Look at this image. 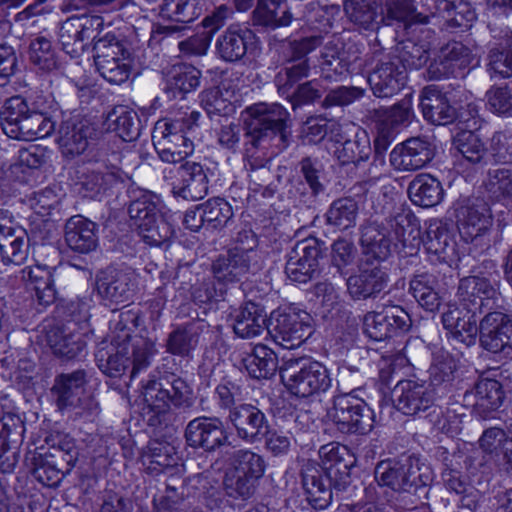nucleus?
<instances>
[{"label": "nucleus", "mask_w": 512, "mask_h": 512, "mask_svg": "<svg viewBox=\"0 0 512 512\" xmlns=\"http://www.w3.org/2000/svg\"><path fill=\"white\" fill-rule=\"evenodd\" d=\"M119 322L115 329L117 333L111 342L103 340L99 343L95 358L99 369L109 377H118L127 368L129 359H132L131 378L146 369L150 364V358L155 353V345L150 340L141 336H132L130 330L123 322L131 319L130 312L120 313Z\"/></svg>", "instance_id": "nucleus-1"}, {"label": "nucleus", "mask_w": 512, "mask_h": 512, "mask_svg": "<svg viewBox=\"0 0 512 512\" xmlns=\"http://www.w3.org/2000/svg\"><path fill=\"white\" fill-rule=\"evenodd\" d=\"M44 107L37 104V111H31L20 96L6 101L1 112L4 133L12 139L33 141L49 136L55 129L54 122L45 115Z\"/></svg>", "instance_id": "nucleus-2"}, {"label": "nucleus", "mask_w": 512, "mask_h": 512, "mask_svg": "<svg viewBox=\"0 0 512 512\" xmlns=\"http://www.w3.org/2000/svg\"><path fill=\"white\" fill-rule=\"evenodd\" d=\"M498 271L492 260L473 266L470 275L459 280L457 297L465 310L483 313L492 310L500 299Z\"/></svg>", "instance_id": "nucleus-3"}, {"label": "nucleus", "mask_w": 512, "mask_h": 512, "mask_svg": "<svg viewBox=\"0 0 512 512\" xmlns=\"http://www.w3.org/2000/svg\"><path fill=\"white\" fill-rule=\"evenodd\" d=\"M280 375L287 390L300 398L324 393L332 385L328 368L318 361H287L281 368Z\"/></svg>", "instance_id": "nucleus-4"}, {"label": "nucleus", "mask_w": 512, "mask_h": 512, "mask_svg": "<svg viewBox=\"0 0 512 512\" xmlns=\"http://www.w3.org/2000/svg\"><path fill=\"white\" fill-rule=\"evenodd\" d=\"M356 389L334 396L329 412L338 431L344 434H367L374 427L373 410L356 394Z\"/></svg>", "instance_id": "nucleus-5"}, {"label": "nucleus", "mask_w": 512, "mask_h": 512, "mask_svg": "<svg viewBox=\"0 0 512 512\" xmlns=\"http://www.w3.org/2000/svg\"><path fill=\"white\" fill-rule=\"evenodd\" d=\"M94 49L95 66L104 79L119 85L129 78L132 58L123 41L107 34L96 42Z\"/></svg>", "instance_id": "nucleus-6"}, {"label": "nucleus", "mask_w": 512, "mask_h": 512, "mask_svg": "<svg viewBox=\"0 0 512 512\" xmlns=\"http://www.w3.org/2000/svg\"><path fill=\"white\" fill-rule=\"evenodd\" d=\"M247 247H234L220 254L212 263V273L220 284H230L241 280L250 272L251 262L255 256L253 246L256 244L255 234L251 229L244 228L239 232L237 240Z\"/></svg>", "instance_id": "nucleus-7"}, {"label": "nucleus", "mask_w": 512, "mask_h": 512, "mask_svg": "<svg viewBox=\"0 0 512 512\" xmlns=\"http://www.w3.org/2000/svg\"><path fill=\"white\" fill-rule=\"evenodd\" d=\"M268 333L275 343L285 349H294L313 333L311 316L302 310L288 308L271 313Z\"/></svg>", "instance_id": "nucleus-8"}, {"label": "nucleus", "mask_w": 512, "mask_h": 512, "mask_svg": "<svg viewBox=\"0 0 512 512\" xmlns=\"http://www.w3.org/2000/svg\"><path fill=\"white\" fill-rule=\"evenodd\" d=\"M374 474L379 485L398 492H410L412 489L426 486L431 480L428 469L422 471L418 462L410 458L403 461H381L377 464Z\"/></svg>", "instance_id": "nucleus-9"}, {"label": "nucleus", "mask_w": 512, "mask_h": 512, "mask_svg": "<svg viewBox=\"0 0 512 512\" xmlns=\"http://www.w3.org/2000/svg\"><path fill=\"white\" fill-rule=\"evenodd\" d=\"M184 127L185 122L180 119L157 123L153 140L163 162L177 163L193 153V142L187 138Z\"/></svg>", "instance_id": "nucleus-10"}, {"label": "nucleus", "mask_w": 512, "mask_h": 512, "mask_svg": "<svg viewBox=\"0 0 512 512\" xmlns=\"http://www.w3.org/2000/svg\"><path fill=\"white\" fill-rule=\"evenodd\" d=\"M247 114V133L252 137L254 145L277 134H280L282 140L285 139V122L289 114L281 105L256 104L247 110Z\"/></svg>", "instance_id": "nucleus-11"}, {"label": "nucleus", "mask_w": 512, "mask_h": 512, "mask_svg": "<svg viewBox=\"0 0 512 512\" xmlns=\"http://www.w3.org/2000/svg\"><path fill=\"white\" fill-rule=\"evenodd\" d=\"M388 283V268L370 261H360L358 272L346 279L347 292L353 300L375 298L386 289Z\"/></svg>", "instance_id": "nucleus-12"}, {"label": "nucleus", "mask_w": 512, "mask_h": 512, "mask_svg": "<svg viewBox=\"0 0 512 512\" xmlns=\"http://www.w3.org/2000/svg\"><path fill=\"white\" fill-rule=\"evenodd\" d=\"M184 437L186 443L195 449L214 452L228 443V432L218 417L201 416L188 422Z\"/></svg>", "instance_id": "nucleus-13"}, {"label": "nucleus", "mask_w": 512, "mask_h": 512, "mask_svg": "<svg viewBox=\"0 0 512 512\" xmlns=\"http://www.w3.org/2000/svg\"><path fill=\"white\" fill-rule=\"evenodd\" d=\"M136 285V276L129 270L109 266L96 275L97 293L109 304H122L129 301L135 292Z\"/></svg>", "instance_id": "nucleus-14"}, {"label": "nucleus", "mask_w": 512, "mask_h": 512, "mask_svg": "<svg viewBox=\"0 0 512 512\" xmlns=\"http://www.w3.org/2000/svg\"><path fill=\"white\" fill-rule=\"evenodd\" d=\"M482 347L492 353L512 350V315L488 312L479 324Z\"/></svg>", "instance_id": "nucleus-15"}, {"label": "nucleus", "mask_w": 512, "mask_h": 512, "mask_svg": "<svg viewBox=\"0 0 512 512\" xmlns=\"http://www.w3.org/2000/svg\"><path fill=\"white\" fill-rule=\"evenodd\" d=\"M392 400L398 411L417 416L432 407L434 396L423 382L401 380L392 391Z\"/></svg>", "instance_id": "nucleus-16"}, {"label": "nucleus", "mask_w": 512, "mask_h": 512, "mask_svg": "<svg viewBox=\"0 0 512 512\" xmlns=\"http://www.w3.org/2000/svg\"><path fill=\"white\" fill-rule=\"evenodd\" d=\"M505 393L501 383L495 379H480L473 390L466 391L463 401L466 406H471L473 413L487 419L503 404Z\"/></svg>", "instance_id": "nucleus-17"}, {"label": "nucleus", "mask_w": 512, "mask_h": 512, "mask_svg": "<svg viewBox=\"0 0 512 512\" xmlns=\"http://www.w3.org/2000/svg\"><path fill=\"white\" fill-rule=\"evenodd\" d=\"M87 384V375L84 370L63 373L56 377L52 392L56 395V404L59 410H76L77 417H83L82 395Z\"/></svg>", "instance_id": "nucleus-18"}, {"label": "nucleus", "mask_w": 512, "mask_h": 512, "mask_svg": "<svg viewBox=\"0 0 512 512\" xmlns=\"http://www.w3.org/2000/svg\"><path fill=\"white\" fill-rule=\"evenodd\" d=\"M322 468L328 478L334 481V487L342 490L349 484L350 468L353 465V455L347 446L337 442L325 444L319 449Z\"/></svg>", "instance_id": "nucleus-19"}, {"label": "nucleus", "mask_w": 512, "mask_h": 512, "mask_svg": "<svg viewBox=\"0 0 512 512\" xmlns=\"http://www.w3.org/2000/svg\"><path fill=\"white\" fill-rule=\"evenodd\" d=\"M228 419L237 436L248 443H254L267 434L266 415L255 405L243 403L233 407Z\"/></svg>", "instance_id": "nucleus-20"}, {"label": "nucleus", "mask_w": 512, "mask_h": 512, "mask_svg": "<svg viewBox=\"0 0 512 512\" xmlns=\"http://www.w3.org/2000/svg\"><path fill=\"white\" fill-rule=\"evenodd\" d=\"M434 157L431 144L420 138H411L397 145L390 154V163L398 171L423 168Z\"/></svg>", "instance_id": "nucleus-21"}, {"label": "nucleus", "mask_w": 512, "mask_h": 512, "mask_svg": "<svg viewBox=\"0 0 512 512\" xmlns=\"http://www.w3.org/2000/svg\"><path fill=\"white\" fill-rule=\"evenodd\" d=\"M178 181L174 184L173 193L184 200H200L208 192L207 175L199 163L186 162L178 169Z\"/></svg>", "instance_id": "nucleus-22"}, {"label": "nucleus", "mask_w": 512, "mask_h": 512, "mask_svg": "<svg viewBox=\"0 0 512 512\" xmlns=\"http://www.w3.org/2000/svg\"><path fill=\"white\" fill-rule=\"evenodd\" d=\"M476 312L460 308L456 304H448L442 314L444 328L450 332L453 338L466 345L475 342L479 332Z\"/></svg>", "instance_id": "nucleus-23"}, {"label": "nucleus", "mask_w": 512, "mask_h": 512, "mask_svg": "<svg viewBox=\"0 0 512 512\" xmlns=\"http://www.w3.org/2000/svg\"><path fill=\"white\" fill-rule=\"evenodd\" d=\"M319 250L315 246L298 243L289 254L285 273L292 282L306 283L316 272Z\"/></svg>", "instance_id": "nucleus-24"}, {"label": "nucleus", "mask_w": 512, "mask_h": 512, "mask_svg": "<svg viewBox=\"0 0 512 512\" xmlns=\"http://www.w3.org/2000/svg\"><path fill=\"white\" fill-rule=\"evenodd\" d=\"M331 481L314 466H306L302 472V484L307 500L316 510L327 508L332 500Z\"/></svg>", "instance_id": "nucleus-25"}, {"label": "nucleus", "mask_w": 512, "mask_h": 512, "mask_svg": "<svg viewBox=\"0 0 512 512\" xmlns=\"http://www.w3.org/2000/svg\"><path fill=\"white\" fill-rule=\"evenodd\" d=\"M420 106L424 118L436 125L448 124L456 117V109L436 86H428L423 90Z\"/></svg>", "instance_id": "nucleus-26"}, {"label": "nucleus", "mask_w": 512, "mask_h": 512, "mask_svg": "<svg viewBox=\"0 0 512 512\" xmlns=\"http://www.w3.org/2000/svg\"><path fill=\"white\" fill-rule=\"evenodd\" d=\"M93 129L86 122L70 125L66 123L61 127L58 145L62 156L73 160L81 156L89 146V139Z\"/></svg>", "instance_id": "nucleus-27"}, {"label": "nucleus", "mask_w": 512, "mask_h": 512, "mask_svg": "<svg viewBox=\"0 0 512 512\" xmlns=\"http://www.w3.org/2000/svg\"><path fill=\"white\" fill-rule=\"evenodd\" d=\"M202 321H192L176 327L168 336L166 348L173 355L187 357L198 346L206 329Z\"/></svg>", "instance_id": "nucleus-28"}, {"label": "nucleus", "mask_w": 512, "mask_h": 512, "mask_svg": "<svg viewBox=\"0 0 512 512\" xmlns=\"http://www.w3.org/2000/svg\"><path fill=\"white\" fill-rule=\"evenodd\" d=\"M406 78L403 67L400 69L392 63H385L370 75L369 83L377 97H391L402 89Z\"/></svg>", "instance_id": "nucleus-29"}, {"label": "nucleus", "mask_w": 512, "mask_h": 512, "mask_svg": "<svg viewBox=\"0 0 512 512\" xmlns=\"http://www.w3.org/2000/svg\"><path fill=\"white\" fill-rule=\"evenodd\" d=\"M21 272L27 288L34 292L39 304L49 305L54 302L56 289L52 272L47 266H29Z\"/></svg>", "instance_id": "nucleus-30"}, {"label": "nucleus", "mask_w": 512, "mask_h": 512, "mask_svg": "<svg viewBox=\"0 0 512 512\" xmlns=\"http://www.w3.org/2000/svg\"><path fill=\"white\" fill-rule=\"evenodd\" d=\"M129 216L132 221L142 224H154L169 221V210L160 196L145 194L133 201L129 206Z\"/></svg>", "instance_id": "nucleus-31"}, {"label": "nucleus", "mask_w": 512, "mask_h": 512, "mask_svg": "<svg viewBox=\"0 0 512 512\" xmlns=\"http://www.w3.org/2000/svg\"><path fill=\"white\" fill-rule=\"evenodd\" d=\"M266 317V313L257 304L247 302L237 314L233 330L237 336L243 339L258 337L266 330L268 331Z\"/></svg>", "instance_id": "nucleus-32"}, {"label": "nucleus", "mask_w": 512, "mask_h": 512, "mask_svg": "<svg viewBox=\"0 0 512 512\" xmlns=\"http://www.w3.org/2000/svg\"><path fill=\"white\" fill-rule=\"evenodd\" d=\"M410 200L422 208H430L439 204L443 199L441 183L429 174L417 175L409 185Z\"/></svg>", "instance_id": "nucleus-33"}, {"label": "nucleus", "mask_w": 512, "mask_h": 512, "mask_svg": "<svg viewBox=\"0 0 512 512\" xmlns=\"http://www.w3.org/2000/svg\"><path fill=\"white\" fill-rule=\"evenodd\" d=\"M381 226H363L361 244L364 257L361 261L378 262L384 265L391 254V241L380 229Z\"/></svg>", "instance_id": "nucleus-34"}, {"label": "nucleus", "mask_w": 512, "mask_h": 512, "mask_svg": "<svg viewBox=\"0 0 512 512\" xmlns=\"http://www.w3.org/2000/svg\"><path fill=\"white\" fill-rule=\"evenodd\" d=\"M437 286L436 276L425 272L413 276L410 280L409 290L422 308L429 312H435L441 306V297Z\"/></svg>", "instance_id": "nucleus-35"}, {"label": "nucleus", "mask_w": 512, "mask_h": 512, "mask_svg": "<svg viewBox=\"0 0 512 512\" xmlns=\"http://www.w3.org/2000/svg\"><path fill=\"white\" fill-rule=\"evenodd\" d=\"M277 356L265 345H256L252 352L242 359V365L248 374L255 379H266L277 369Z\"/></svg>", "instance_id": "nucleus-36"}, {"label": "nucleus", "mask_w": 512, "mask_h": 512, "mask_svg": "<svg viewBox=\"0 0 512 512\" xmlns=\"http://www.w3.org/2000/svg\"><path fill=\"white\" fill-rule=\"evenodd\" d=\"M251 32L238 26H231L218 40L217 50L226 61L241 59L247 51V39Z\"/></svg>", "instance_id": "nucleus-37"}, {"label": "nucleus", "mask_w": 512, "mask_h": 512, "mask_svg": "<svg viewBox=\"0 0 512 512\" xmlns=\"http://www.w3.org/2000/svg\"><path fill=\"white\" fill-rule=\"evenodd\" d=\"M0 253L4 265L19 266L27 258L23 238L14 236L11 226H0Z\"/></svg>", "instance_id": "nucleus-38"}, {"label": "nucleus", "mask_w": 512, "mask_h": 512, "mask_svg": "<svg viewBox=\"0 0 512 512\" xmlns=\"http://www.w3.org/2000/svg\"><path fill=\"white\" fill-rule=\"evenodd\" d=\"M201 73L191 65H178L167 80V90L173 98L194 91L200 83Z\"/></svg>", "instance_id": "nucleus-39"}, {"label": "nucleus", "mask_w": 512, "mask_h": 512, "mask_svg": "<svg viewBox=\"0 0 512 512\" xmlns=\"http://www.w3.org/2000/svg\"><path fill=\"white\" fill-rule=\"evenodd\" d=\"M301 133L307 143H318L325 137L335 142L343 140L340 125L334 120H327L322 117L309 118L303 124Z\"/></svg>", "instance_id": "nucleus-40"}, {"label": "nucleus", "mask_w": 512, "mask_h": 512, "mask_svg": "<svg viewBox=\"0 0 512 512\" xmlns=\"http://www.w3.org/2000/svg\"><path fill=\"white\" fill-rule=\"evenodd\" d=\"M255 17L260 24L273 28L288 26L292 19L283 0H259Z\"/></svg>", "instance_id": "nucleus-41"}, {"label": "nucleus", "mask_w": 512, "mask_h": 512, "mask_svg": "<svg viewBox=\"0 0 512 512\" xmlns=\"http://www.w3.org/2000/svg\"><path fill=\"white\" fill-rule=\"evenodd\" d=\"M33 477L42 485L47 487L57 486L63 479L66 466L49 459L48 455L38 454L33 456Z\"/></svg>", "instance_id": "nucleus-42"}, {"label": "nucleus", "mask_w": 512, "mask_h": 512, "mask_svg": "<svg viewBox=\"0 0 512 512\" xmlns=\"http://www.w3.org/2000/svg\"><path fill=\"white\" fill-rule=\"evenodd\" d=\"M74 338L72 333H66L63 328L58 326L51 327L46 332L47 344L54 354L69 359L76 357L84 349V343Z\"/></svg>", "instance_id": "nucleus-43"}, {"label": "nucleus", "mask_w": 512, "mask_h": 512, "mask_svg": "<svg viewBox=\"0 0 512 512\" xmlns=\"http://www.w3.org/2000/svg\"><path fill=\"white\" fill-rule=\"evenodd\" d=\"M102 19L100 17L88 18H70L61 27L60 37L63 45H69L70 40L74 42H83L85 38L91 36L90 31L98 29L102 26Z\"/></svg>", "instance_id": "nucleus-44"}, {"label": "nucleus", "mask_w": 512, "mask_h": 512, "mask_svg": "<svg viewBox=\"0 0 512 512\" xmlns=\"http://www.w3.org/2000/svg\"><path fill=\"white\" fill-rule=\"evenodd\" d=\"M47 443L49 452L46 455L55 462L65 465L66 471L69 472L77 460L74 440L68 435L57 433L52 435Z\"/></svg>", "instance_id": "nucleus-45"}, {"label": "nucleus", "mask_w": 512, "mask_h": 512, "mask_svg": "<svg viewBox=\"0 0 512 512\" xmlns=\"http://www.w3.org/2000/svg\"><path fill=\"white\" fill-rule=\"evenodd\" d=\"M143 400L154 414L160 416L170 412L169 391L162 384V379L150 378L142 386Z\"/></svg>", "instance_id": "nucleus-46"}, {"label": "nucleus", "mask_w": 512, "mask_h": 512, "mask_svg": "<svg viewBox=\"0 0 512 512\" xmlns=\"http://www.w3.org/2000/svg\"><path fill=\"white\" fill-rule=\"evenodd\" d=\"M233 469L258 483L265 473L266 462L251 450H238L233 456Z\"/></svg>", "instance_id": "nucleus-47"}, {"label": "nucleus", "mask_w": 512, "mask_h": 512, "mask_svg": "<svg viewBox=\"0 0 512 512\" xmlns=\"http://www.w3.org/2000/svg\"><path fill=\"white\" fill-rule=\"evenodd\" d=\"M512 442V437L500 427L485 429L478 439V446L484 457L498 459L505 447Z\"/></svg>", "instance_id": "nucleus-48"}, {"label": "nucleus", "mask_w": 512, "mask_h": 512, "mask_svg": "<svg viewBox=\"0 0 512 512\" xmlns=\"http://www.w3.org/2000/svg\"><path fill=\"white\" fill-rule=\"evenodd\" d=\"M107 126L125 141L133 139L137 134L135 113L123 106L115 108L108 114Z\"/></svg>", "instance_id": "nucleus-49"}, {"label": "nucleus", "mask_w": 512, "mask_h": 512, "mask_svg": "<svg viewBox=\"0 0 512 512\" xmlns=\"http://www.w3.org/2000/svg\"><path fill=\"white\" fill-rule=\"evenodd\" d=\"M223 486L229 497L236 500H247L254 495L257 483L247 476L241 475L235 469H231L225 474Z\"/></svg>", "instance_id": "nucleus-50"}, {"label": "nucleus", "mask_w": 512, "mask_h": 512, "mask_svg": "<svg viewBox=\"0 0 512 512\" xmlns=\"http://www.w3.org/2000/svg\"><path fill=\"white\" fill-rule=\"evenodd\" d=\"M67 245L79 253H88L97 246L98 238L89 226H69L65 232Z\"/></svg>", "instance_id": "nucleus-51"}, {"label": "nucleus", "mask_w": 512, "mask_h": 512, "mask_svg": "<svg viewBox=\"0 0 512 512\" xmlns=\"http://www.w3.org/2000/svg\"><path fill=\"white\" fill-rule=\"evenodd\" d=\"M455 371L456 361L448 352L438 351L434 354L429 368L430 381L433 385L451 382Z\"/></svg>", "instance_id": "nucleus-52"}, {"label": "nucleus", "mask_w": 512, "mask_h": 512, "mask_svg": "<svg viewBox=\"0 0 512 512\" xmlns=\"http://www.w3.org/2000/svg\"><path fill=\"white\" fill-rule=\"evenodd\" d=\"M203 10L201 0H167L164 11L178 22H191L197 18Z\"/></svg>", "instance_id": "nucleus-53"}, {"label": "nucleus", "mask_w": 512, "mask_h": 512, "mask_svg": "<svg viewBox=\"0 0 512 512\" xmlns=\"http://www.w3.org/2000/svg\"><path fill=\"white\" fill-rule=\"evenodd\" d=\"M29 57L39 69L52 71L57 67V61L50 40L37 37L30 44Z\"/></svg>", "instance_id": "nucleus-54"}, {"label": "nucleus", "mask_w": 512, "mask_h": 512, "mask_svg": "<svg viewBox=\"0 0 512 512\" xmlns=\"http://www.w3.org/2000/svg\"><path fill=\"white\" fill-rule=\"evenodd\" d=\"M412 117V102L410 99H404L399 104L393 106L382 116L380 123V134L383 138L388 137L390 131L401 124L409 122Z\"/></svg>", "instance_id": "nucleus-55"}, {"label": "nucleus", "mask_w": 512, "mask_h": 512, "mask_svg": "<svg viewBox=\"0 0 512 512\" xmlns=\"http://www.w3.org/2000/svg\"><path fill=\"white\" fill-rule=\"evenodd\" d=\"M162 384L169 391V408H189L193 405V391L188 383L181 378H174L172 381L162 380Z\"/></svg>", "instance_id": "nucleus-56"}, {"label": "nucleus", "mask_w": 512, "mask_h": 512, "mask_svg": "<svg viewBox=\"0 0 512 512\" xmlns=\"http://www.w3.org/2000/svg\"><path fill=\"white\" fill-rule=\"evenodd\" d=\"M174 448L167 443L153 441L148 446L146 459L149 461V468L155 471H162L175 465Z\"/></svg>", "instance_id": "nucleus-57"}, {"label": "nucleus", "mask_w": 512, "mask_h": 512, "mask_svg": "<svg viewBox=\"0 0 512 512\" xmlns=\"http://www.w3.org/2000/svg\"><path fill=\"white\" fill-rule=\"evenodd\" d=\"M356 255V247L348 240L338 239L332 246V263L342 276L348 274V268L355 263Z\"/></svg>", "instance_id": "nucleus-58"}, {"label": "nucleus", "mask_w": 512, "mask_h": 512, "mask_svg": "<svg viewBox=\"0 0 512 512\" xmlns=\"http://www.w3.org/2000/svg\"><path fill=\"white\" fill-rule=\"evenodd\" d=\"M201 224H226L232 217V207L223 199L216 198L202 205Z\"/></svg>", "instance_id": "nucleus-59"}, {"label": "nucleus", "mask_w": 512, "mask_h": 512, "mask_svg": "<svg viewBox=\"0 0 512 512\" xmlns=\"http://www.w3.org/2000/svg\"><path fill=\"white\" fill-rule=\"evenodd\" d=\"M460 153L469 161L477 162L482 158L484 147L479 136L472 131H462L455 137Z\"/></svg>", "instance_id": "nucleus-60"}, {"label": "nucleus", "mask_w": 512, "mask_h": 512, "mask_svg": "<svg viewBox=\"0 0 512 512\" xmlns=\"http://www.w3.org/2000/svg\"><path fill=\"white\" fill-rule=\"evenodd\" d=\"M363 324L365 334L374 341H383L392 337L390 332L391 324L387 323L382 311L368 312L364 317Z\"/></svg>", "instance_id": "nucleus-61"}, {"label": "nucleus", "mask_w": 512, "mask_h": 512, "mask_svg": "<svg viewBox=\"0 0 512 512\" xmlns=\"http://www.w3.org/2000/svg\"><path fill=\"white\" fill-rule=\"evenodd\" d=\"M375 0H347L345 11L357 23L367 26L376 18Z\"/></svg>", "instance_id": "nucleus-62"}, {"label": "nucleus", "mask_w": 512, "mask_h": 512, "mask_svg": "<svg viewBox=\"0 0 512 512\" xmlns=\"http://www.w3.org/2000/svg\"><path fill=\"white\" fill-rule=\"evenodd\" d=\"M357 212L358 206L353 199H339L331 205L327 213V220L329 224L351 223L356 220Z\"/></svg>", "instance_id": "nucleus-63"}, {"label": "nucleus", "mask_w": 512, "mask_h": 512, "mask_svg": "<svg viewBox=\"0 0 512 512\" xmlns=\"http://www.w3.org/2000/svg\"><path fill=\"white\" fill-rule=\"evenodd\" d=\"M51 158V151L40 145H32L19 150L18 162L21 166L38 169L44 166Z\"/></svg>", "instance_id": "nucleus-64"}]
</instances>
